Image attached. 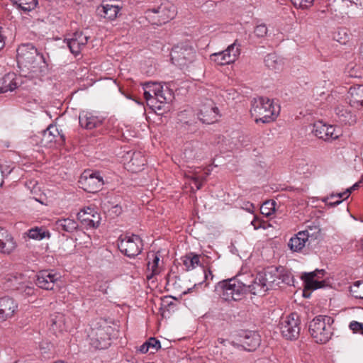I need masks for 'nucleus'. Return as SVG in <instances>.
I'll use <instances>...</instances> for the list:
<instances>
[{
	"instance_id": "obj_1",
	"label": "nucleus",
	"mask_w": 363,
	"mask_h": 363,
	"mask_svg": "<svg viewBox=\"0 0 363 363\" xmlns=\"http://www.w3.org/2000/svg\"><path fill=\"white\" fill-rule=\"evenodd\" d=\"M17 62L32 72H41L47 67L45 56L32 43L21 45L17 49Z\"/></svg>"
},
{
	"instance_id": "obj_2",
	"label": "nucleus",
	"mask_w": 363,
	"mask_h": 363,
	"mask_svg": "<svg viewBox=\"0 0 363 363\" xmlns=\"http://www.w3.org/2000/svg\"><path fill=\"white\" fill-rule=\"evenodd\" d=\"M144 98L146 100L147 106L152 109L161 110L162 105L167 101H171L173 97V93L167 86L155 82H147L143 84Z\"/></svg>"
},
{
	"instance_id": "obj_3",
	"label": "nucleus",
	"mask_w": 363,
	"mask_h": 363,
	"mask_svg": "<svg viewBox=\"0 0 363 363\" xmlns=\"http://www.w3.org/2000/svg\"><path fill=\"white\" fill-rule=\"evenodd\" d=\"M279 111V106H275L273 101L267 97L255 98L251 102L250 113L256 123H268L274 121Z\"/></svg>"
},
{
	"instance_id": "obj_4",
	"label": "nucleus",
	"mask_w": 363,
	"mask_h": 363,
	"mask_svg": "<svg viewBox=\"0 0 363 363\" xmlns=\"http://www.w3.org/2000/svg\"><path fill=\"white\" fill-rule=\"evenodd\" d=\"M334 319L325 315L315 316L308 325V330L315 342L325 344L329 341L333 334Z\"/></svg>"
},
{
	"instance_id": "obj_5",
	"label": "nucleus",
	"mask_w": 363,
	"mask_h": 363,
	"mask_svg": "<svg viewBox=\"0 0 363 363\" xmlns=\"http://www.w3.org/2000/svg\"><path fill=\"white\" fill-rule=\"evenodd\" d=\"M228 341L234 347L251 352L255 351L260 345L261 337L255 330H237L231 333Z\"/></svg>"
},
{
	"instance_id": "obj_6",
	"label": "nucleus",
	"mask_w": 363,
	"mask_h": 363,
	"mask_svg": "<svg viewBox=\"0 0 363 363\" xmlns=\"http://www.w3.org/2000/svg\"><path fill=\"white\" fill-rule=\"evenodd\" d=\"M2 283L5 289L17 291L25 296H30L35 294L33 283L29 281L27 277L21 273L6 274L2 279Z\"/></svg>"
},
{
	"instance_id": "obj_7",
	"label": "nucleus",
	"mask_w": 363,
	"mask_h": 363,
	"mask_svg": "<svg viewBox=\"0 0 363 363\" xmlns=\"http://www.w3.org/2000/svg\"><path fill=\"white\" fill-rule=\"evenodd\" d=\"M146 18L155 25H162L173 19L176 15V7L169 1L154 6L145 11Z\"/></svg>"
},
{
	"instance_id": "obj_8",
	"label": "nucleus",
	"mask_w": 363,
	"mask_h": 363,
	"mask_svg": "<svg viewBox=\"0 0 363 363\" xmlns=\"http://www.w3.org/2000/svg\"><path fill=\"white\" fill-rule=\"evenodd\" d=\"M78 184L84 191L95 194L101 189L104 182L99 171L85 169L79 177Z\"/></svg>"
},
{
	"instance_id": "obj_9",
	"label": "nucleus",
	"mask_w": 363,
	"mask_h": 363,
	"mask_svg": "<svg viewBox=\"0 0 363 363\" xmlns=\"http://www.w3.org/2000/svg\"><path fill=\"white\" fill-rule=\"evenodd\" d=\"M172 62L184 69L189 64L193 62L196 57L194 49L187 45L181 44L172 48L170 52Z\"/></svg>"
},
{
	"instance_id": "obj_10",
	"label": "nucleus",
	"mask_w": 363,
	"mask_h": 363,
	"mask_svg": "<svg viewBox=\"0 0 363 363\" xmlns=\"http://www.w3.org/2000/svg\"><path fill=\"white\" fill-rule=\"evenodd\" d=\"M300 323L298 315L296 313L282 318L279 324L282 336L286 340H296L300 334Z\"/></svg>"
},
{
	"instance_id": "obj_11",
	"label": "nucleus",
	"mask_w": 363,
	"mask_h": 363,
	"mask_svg": "<svg viewBox=\"0 0 363 363\" xmlns=\"http://www.w3.org/2000/svg\"><path fill=\"white\" fill-rule=\"evenodd\" d=\"M143 240L138 235H125L120 238L118 243L119 250L130 258H135L143 250Z\"/></svg>"
},
{
	"instance_id": "obj_12",
	"label": "nucleus",
	"mask_w": 363,
	"mask_h": 363,
	"mask_svg": "<svg viewBox=\"0 0 363 363\" xmlns=\"http://www.w3.org/2000/svg\"><path fill=\"white\" fill-rule=\"evenodd\" d=\"M220 116L218 107L215 106L213 101L211 99H206L200 106L197 113V117L199 121L205 124L215 123Z\"/></svg>"
},
{
	"instance_id": "obj_13",
	"label": "nucleus",
	"mask_w": 363,
	"mask_h": 363,
	"mask_svg": "<svg viewBox=\"0 0 363 363\" xmlns=\"http://www.w3.org/2000/svg\"><path fill=\"white\" fill-rule=\"evenodd\" d=\"M90 36L86 31L77 30L65 38L64 41L66 43L70 52L75 56L81 53L82 50L87 44Z\"/></svg>"
},
{
	"instance_id": "obj_14",
	"label": "nucleus",
	"mask_w": 363,
	"mask_h": 363,
	"mask_svg": "<svg viewBox=\"0 0 363 363\" xmlns=\"http://www.w3.org/2000/svg\"><path fill=\"white\" fill-rule=\"evenodd\" d=\"M312 133L315 137L325 141H332L339 137L333 125L326 124L321 121L313 123Z\"/></svg>"
},
{
	"instance_id": "obj_15",
	"label": "nucleus",
	"mask_w": 363,
	"mask_h": 363,
	"mask_svg": "<svg viewBox=\"0 0 363 363\" xmlns=\"http://www.w3.org/2000/svg\"><path fill=\"white\" fill-rule=\"evenodd\" d=\"M60 278V276L57 273L43 270L35 275V283L39 288L45 290H52L55 282L58 281Z\"/></svg>"
},
{
	"instance_id": "obj_16",
	"label": "nucleus",
	"mask_w": 363,
	"mask_h": 363,
	"mask_svg": "<svg viewBox=\"0 0 363 363\" xmlns=\"http://www.w3.org/2000/svg\"><path fill=\"white\" fill-rule=\"evenodd\" d=\"M77 216L82 223L89 228H96L99 226L101 216L94 208H84L78 213Z\"/></svg>"
},
{
	"instance_id": "obj_17",
	"label": "nucleus",
	"mask_w": 363,
	"mask_h": 363,
	"mask_svg": "<svg viewBox=\"0 0 363 363\" xmlns=\"http://www.w3.org/2000/svg\"><path fill=\"white\" fill-rule=\"evenodd\" d=\"M18 309V303L9 297L4 296L0 298V322L5 321L14 315Z\"/></svg>"
},
{
	"instance_id": "obj_18",
	"label": "nucleus",
	"mask_w": 363,
	"mask_h": 363,
	"mask_svg": "<svg viewBox=\"0 0 363 363\" xmlns=\"http://www.w3.org/2000/svg\"><path fill=\"white\" fill-rule=\"evenodd\" d=\"M324 273V269H316L309 273H305L302 276V279L303 280L305 285V289L303 291V296L305 297L309 296V295H306V290H316L318 289L323 288L325 286V281H318L315 279V277H318V274L323 275Z\"/></svg>"
},
{
	"instance_id": "obj_19",
	"label": "nucleus",
	"mask_w": 363,
	"mask_h": 363,
	"mask_svg": "<svg viewBox=\"0 0 363 363\" xmlns=\"http://www.w3.org/2000/svg\"><path fill=\"white\" fill-rule=\"evenodd\" d=\"M89 337L90 345L96 350H105L111 345V338L104 330H93Z\"/></svg>"
},
{
	"instance_id": "obj_20",
	"label": "nucleus",
	"mask_w": 363,
	"mask_h": 363,
	"mask_svg": "<svg viewBox=\"0 0 363 363\" xmlns=\"http://www.w3.org/2000/svg\"><path fill=\"white\" fill-rule=\"evenodd\" d=\"M279 270L278 267H269L264 272L258 273V280L264 282L267 290L280 284V281H278Z\"/></svg>"
},
{
	"instance_id": "obj_21",
	"label": "nucleus",
	"mask_w": 363,
	"mask_h": 363,
	"mask_svg": "<svg viewBox=\"0 0 363 363\" xmlns=\"http://www.w3.org/2000/svg\"><path fill=\"white\" fill-rule=\"evenodd\" d=\"M310 235L308 230L298 232L291 238L288 242V247L294 252H301L308 242Z\"/></svg>"
},
{
	"instance_id": "obj_22",
	"label": "nucleus",
	"mask_w": 363,
	"mask_h": 363,
	"mask_svg": "<svg viewBox=\"0 0 363 363\" xmlns=\"http://www.w3.org/2000/svg\"><path fill=\"white\" fill-rule=\"evenodd\" d=\"M247 291V284L242 283L237 278L228 279V296L233 301L241 300Z\"/></svg>"
},
{
	"instance_id": "obj_23",
	"label": "nucleus",
	"mask_w": 363,
	"mask_h": 363,
	"mask_svg": "<svg viewBox=\"0 0 363 363\" xmlns=\"http://www.w3.org/2000/svg\"><path fill=\"white\" fill-rule=\"evenodd\" d=\"M121 9L118 5L112 4L111 1H103L98 6L96 12L101 17L113 21L117 17Z\"/></svg>"
},
{
	"instance_id": "obj_24",
	"label": "nucleus",
	"mask_w": 363,
	"mask_h": 363,
	"mask_svg": "<svg viewBox=\"0 0 363 363\" xmlns=\"http://www.w3.org/2000/svg\"><path fill=\"white\" fill-rule=\"evenodd\" d=\"M335 113L338 121L345 125H354L357 123V116L350 109L342 105H337Z\"/></svg>"
},
{
	"instance_id": "obj_25",
	"label": "nucleus",
	"mask_w": 363,
	"mask_h": 363,
	"mask_svg": "<svg viewBox=\"0 0 363 363\" xmlns=\"http://www.w3.org/2000/svg\"><path fill=\"white\" fill-rule=\"evenodd\" d=\"M1 86H0V94H4L8 91H13L21 83L19 77H17L13 72L8 73L1 79Z\"/></svg>"
},
{
	"instance_id": "obj_26",
	"label": "nucleus",
	"mask_w": 363,
	"mask_h": 363,
	"mask_svg": "<svg viewBox=\"0 0 363 363\" xmlns=\"http://www.w3.org/2000/svg\"><path fill=\"white\" fill-rule=\"evenodd\" d=\"M103 120L90 113L82 112L79 113V123L82 128L93 129L101 125Z\"/></svg>"
},
{
	"instance_id": "obj_27",
	"label": "nucleus",
	"mask_w": 363,
	"mask_h": 363,
	"mask_svg": "<svg viewBox=\"0 0 363 363\" xmlns=\"http://www.w3.org/2000/svg\"><path fill=\"white\" fill-rule=\"evenodd\" d=\"M48 323L53 333L61 332L65 328V315L60 313L50 315Z\"/></svg>"
},
{
	"instance_id": "obj_28",
	"label": "nucleus",
	"mask_w": 363,
	"mask_h": 363,
	"mask_svg": "<svg viewBox=\"0 0 363 363\" xmlns=\"http://www.w3.org/2000/svg\"><path fill=\"white\" fill-rule=\"evenodd\" d=\"M201 255L194 252L187 253L185 256L181 258L185 269L189 271L194 269L196 266H201L200 261Z\"/></svg>"
},
{
	"instance_id": "obj_29",
	"label": "nucleus",
	"mask_w": 363,
	"mask_h": 363,
	"mask_svg": "<svg viewBox=\"0 0 363 363\" xmlns=\"http://www.w3.org/2000/svg\"><path fill=\"white\" fill-rule=\"evenodd\" d=\"M25 234L30 239L42 240L44 238H49L50 233L49 230L43 227H35L28 230Z\"/></svg>"
},
{
	"instance_id": "obj_30",
	"label": "nucleus",
	"mask_w": 363,
	"mask_h": 363,
	"mask_svg": "<svg viewBox=\"0 0 363 363\" xmlns=\"http://www.w3.org/2000/svg\"><path fill=\"white\" fill-rule=\"evenodd\" d=\"M247 291H249L253 295L263 296L268 291L263 281L258 280V274L253 281L247 285Z\"/></svg>"
},
{
	"instance_id": "obj_31",
	"label": "nucleus",
	"mask_w": 363,
	"mask_h": 363,
	"mask_svg": "<svg viewBox=\"0 0 363 363\" xmlns=\"http://www.w3.org/2000/svg\"><path fill=\"white\" fill-rule=\"evenodd\" d=\"M265 65L270 69L279 71L282 69L283 62L276 53L268 54L264 57Z\"/></svg>"
},
{
	"instance_id": "obj_32",
	"label": "nucleus",
	"mask_w": 363,
	"mask_h": 363,
	"mask_svg": "<svg viewBox=\"0 0 363 363\" xmlns=\"http://www.w3.org/2000/svg\"><path fill=\"white\" fill-rule=\"evenodd\" d=\"M161 347L160 342L155 337H150L145 341L141 346H140L138 351L142 354L147 353L150 349L154 350L151 351L150 353L157 352Z\"/></svg>"
},
{
	"instance_id": "obj_33",
	"label": "nucleus",
	"mask_w": 363,
	"mask_h": 363,
	"mask_svg": "<svg viewBox=\"0 0 363 363\" xmlns=\"http://www.w3.org/2000/svg\"><path fill=\"white\" fill-rule=\"evenodd\" d=\"M13 4L24 12L33 10L37 4V0H11Z\"/></svg>"
},
{
	"instance_id": "obj_34",
	"label": "nucleus",
	"mask_w": 363,
	"mask_h": 363,
	"mask_svg": "<svg viewBox=\"0 0 363 363\" xmlns=\"http://www.w3.org/2000/svg\"><path fill=\"white\" fill-rule=\"evenodd\" d=\"M16 247V243L12 235L0 241V253L11 254Z\"/></svg>"
},
{
	"instance_id": "obj_35",
	"label": "nucleus",
	"mask_w": 363,
	"mask_h": 363,
	"mask_svg": "<svg viewBox=\"0 0 363 363\" xmlns=\"http://www.w3.org/2000/svg\"><path fill=\"white\" fill-rule=\"evenodd\" d=\"M214 293L216 297L222 302L227 301V279H223L217 283Z\"/></svg>"
},
{
	"instance_id": "obj_36",
	"label": "nucleus",
	"mask_w": 363,
	"mask_h": 363,
	"mask_svg": "<svg viewBox=\"0 0 363 363\" xmlns=\"http://www.w3.org/2000/svg\"><path fill=\"white\" fill-rule=\"evenodd\" d=\"M352 103L363 106V85H357L350 89Z\"/></svg>"
},
{
	"instance_id": "obj_37",
	"label": "nucleus",
	"mask_w": 363,
	"mask_h": 363,
	"mask_svg": "<svg viewBox=\"0 0 363 363\" xmlns=\"http://www.w3.org/2000/svg\"><path fill=\"white\" fill-rule=\"evenodd\" d=\"M150 257H152V263L150 262H148V267L151 264V274L147 276V279H150L152 277L159 274L160 271L158 270V265L160 262V255H157V253L155 252H150L147 255V257L150 259Z\"/></svg>"
},
{
	"instance_id": "obj_38",
	"label": "nucleus",
	"mask_w": 363,
	"mask_h": 363,
	"mask_svg": "<svg viewBox=\"0 0 363 363\" xmlns=\"http://www.w3.org/2000/svg\"><path fill=\"white\" fill-rule=\"evenodd\" d=\"M225 51H227V49L219 52L211 54L210 56L211 60L220 67L221 72L225 71V66L227 65V61L225 59L226 55L224 54Z\"/></svg>"
},
{
	"instance_id": "obj_39",
	"label": "nucleus",
	"mask_w": 363,
	"mask_h": 363,
	"mask_svg": "<svg viewBox=\"0 0 363 363\" xmlns=\"http://www.w3.org/2000/svg\"><path fill=\"white\" fill-rule=\"evenodd\" d=\"M57 134H60V130L52 124H50L46 130H43V137L47 139L49 143L57 142Z\"/></svg>"
},
{
	"instance_id": "obj_40",
	"label": "nucleus",
	"mask_w": 363,
	"mask_h": 363,
	"mask_svg": "<svg viewBox=\"0 0 363 363\" xmlns=\"http://www.w3.org/2000/svg\"><path fill=\"white\" fill-rule=\"evenodd\" d=\"M240 55V45L235 40L232 45H228V65L235 62Z\"/></svg>"
},
{
	"instance_id": "obj_41",
	"label": "nucleus",
	"mask_w": 363,
	"mask_h": 363,
	"mask_svg": "<svg viewBox=\"0 0 363 363\" xmlns=\"http://www.w3.org/2000/svg\"><path fill=\"white\" fill-rule=\"evenodd\" d=\"M59 223L60 226L66 232L72 233L78 227L77 222L73 219L65 218L59 220Z\"/></svg>"
},
{
	"instance_id": "obj_42",
	"label": "nucleus",
	"mask_w": 363,
	"mask_h": 363,
	"mask_svg": "<svg viewBox=\"0 0 363 363\" xmlns=\"http://www.w3.org/2000/svg\"><path fill=\"white\" fill-rule=\"evenodd\" d=\"M350 291L355 298L363 299V281L354 282Z\"/></svg>"
},
{
	"instance_id": "obj_43",
	"label": "nucleus",
	"mask_w": 363,
	"mask_h": 363,
	"mask_svg": "<svg viewBox=\"0 0 363 363\" xmlns=\"http://www.w3.org/2000/svg\"><path fill=\"white\" fill-rule=\"evenodd\" d=\"M275 206L276 202L274 201H267L261 206L260 212L266 216H269L274 212Z\"/></svg>"
},
{
	"instance_id": "obj_44",
	"label": "nucleus",
	"mask_w": 363,
	"mask_h": 363,
	"mask_svg": "<svg viewBox=\"0 0 363 363\" xmlns=\"http://www.w3.org/2000/svg\"><path fill=\"white\" fill-rule=\"evenodd\" d=\"M281 280L282 283L287 285H291L294 282L293 277L291 272L284 269L283 267H279L278 281Z\"/></svg>"
},
{
	"instance_id": "obj_45",
	"label": "nucleus",
	"mask_w": 363,
	"mask_h": 363,
	"mask_svg": "<svg viewBox=\"0 0 363 363\" xmlns=\"http://www.w3.org/2000/svg\"><path fill=\"white\" fill-rule=\"evenodd\" d=\"M291 1L297 8L308 9L313 5L314 0H291Z\"/></svg>"
},
{
	"instance_id": "obj_46",
	"label": "nucleus",
	"mask_w": 363,
	"mask_h": 363,
	"mask_svg": "<svg viewBox=\"0 0 363 363\" xmlns=\"http://www.w3.org/2000/svg\"><path fill=\"white\" fill-rule=\"evenodd\" d=\"M254 32L257 37L262 38L267 35V28L265 24H259L255 27Z\"/></svg>"
},
{
	"instance_id": "obj_47",
	"label": "nucleus",
	"mask_w": 363,
	"mask_h": 363,
	"mask_svg": "<svg viewBox=\"0 0 363 363\" xmlns=\"http://www.w3.org/2000/svg\"><path fill=\"white\" fill-rule=\"evenodd\" d=\"M349 327L354 333H359L363 335V323L354 320L350 323Z\"/></svg>"
},
{
	"instance_id": "obj_48",
	"label": "nucleus",
	"mask_w": 363,
	"mask_h": 363,
	"mask_svg": "<svg viewBox=\"0 0 363 363\" xmlns=\"http://www.w3.org/2000/svg\"><path fill=\"white\" fill-rule=\"evenodd\" d=\"M251 224H252V225H253V227L255 230H257L259 228H263V229L267 228L266 222L264 220H261L257 216L254 217V219L252 220Z\"/></svg>"
},
{
	"instance_id": "obj_49",
	"label": "nucleus",
	"mask_w": 363,
	"mask_h": 363,
	"mask_svg": "<svg viewBox=\"0 0 363 363\" xmlns=\"http://www.w3.org/2000/svg\"><path fill=\"white\" fill-rule=\"evenodd\" d=\"M138 157L140 158V162L137 164V165L138 167L143 166L145 164V160L143 156L140 155V152H134L133 157L130 160V162H131L132 164H135V161L137 160Z\"/></svg>"
},
{
	"instance_id": "obj_50",
	"label": "nucleus",
	"mask_w": 363,
	"mask_h": 363,
	"mask_svg": "<svg viewBox=\"0 0 363 363\" xmlns=\"http://www.w3.org/2000/svg\"><path fill=\"white\" fill-rule=\"evenodd\" d=\"M350 195V191L346 190L345 191L342 192V193H338L336 194H330V198L331 199L338 198L340 200L343 201L344 199H347Z\"/></svg>"
},
{
	"instance_id": "obj_51",
	"label": "nucleus",
	"mask_w": 363,
	"mask_h": 363,
	"mask_svg": "<svg viewBox=\"0 0 363 363\" xmlns=\"http://www.w3.org/2000/svg\"><path fill=\"white\" fill-rule=\"evenodd\" d=\"M12 168L8 165L0 164V170L3 178L6 177L12 172Z\"/></svg>"
},
{
	"instance_id": "obj_52",
	"label": "nucleus",
	"mask_w": 363,
	"mask_h": 363,
	"mask_svg": "<svg viewBox=\"0 0 363 363\" xmlns=\"http://www.w3.org/2000/svg\"><path fill=\"white\" fill-rule=\"evenodd\" d=\"M340 35H341V33L338 32L337 34H335V35L334 36V38L337 41H338L340 43L345 44L346 42L349 39V35L346 33H345V32H344V38L340 37Z\"/></svg>"
},
{
	"instance_id": "obj_53",
	"label": "nucleus",
	"mask_w": 363,
	"mask_h": 363,
	"mask_svg": "<svg viewBox=\"0 0 363 363\" xmlns=\"http://www.w3.org/2000/svg\"><path fill=\"white\" fill-rule=\"evenodd\" d=\"M111 211L113 214L118 216L122 213L123 210H122V207L120 205L116 204V205L112 206Z\"/></svg>"
},
{
	"instance_id": "obj_54",
	"label": "nucleus",
	"mask_w": 363,
	"mask_h": 363,
	"mask_svg": "<svg viewBox=\"0 0 363 363\" xmlns=\"http://www.w3.org/2000/svg\"><path fill=\"white\" fill-rule=\"evenodd\" d=\"M57 137H59V139H57V142L55 143H58L60 145H65L66 137L62 130H60V134H57Z\"/></svg>"
},
{
	"instance_id": "obj_55",
	"label": "nucleus",
	"mask_w": 363,
	"mask_h": 363,
	"mask_svg": "<svg viewBox=\"0 0 363 363\" xmlns=\"http://www.w3.org/2000/svg\"><path fill=\"white\" fill-rule=\"evenodd\" d=\"M11 235L8 230L0 227V241L4 240V239L9 238V236Z\"/></svg>"
},
{
	"instance_id": "obj_56",
	"label": "nucleus",
	"mask_w": 363,
	"mask_h": 363,
	"mask_svg": "<svg viewBox=\"0 0 363 363\" xmlns=\"http://www.w3.org/2000/svg\"><path fill=\"white\" fill-rule=\"evenodd\" d=\"M203 274L205 280H207L208 279V277H211V279L213 277L212 272L209 269L206 270L204 267H203Z\"/></svg>"
},
{
	"instance_id": "obj_57",
	"label": "nucleus",
	"mask_w": 363,
	"mask_h": 363,
	"mask_svg": "<svg viewBox=\"0 0 363 363\" xmlns=\"http://www.w3.org/2000/svg\"><path fill=\"white\" fill-rule=\"evenodd\" d=\"M2 28L0 27V50L5 46L6 37L1 33Z\"/></svg>"
},
{
	"instance_id": "obj_58",
	"label": "nucleus",
	"mask_w": 363,
	"mask_h": 363,
	"mask_svg": "<svg viewBox=\"0 0 363 363\" xmlns=\"http://www.w3.org/2000/svg\"><path fill=\"white\" fill-rule=\"evenodd\" d=\"M240 136L239 135L238 136V140H236V142H231L230 143H234L235 146V148L238 149L240 148L241 146H242V140H240Z\"/></svg>"
},
{
	"instance_id": "obj_59",
	"label": "nucleus",
	"mask_w": 363,
	"mask_h": 363,
	"mask_svg": "<svg viewBox=\"0 0 363 363\" xmlns=\"http://www.w3.org/2000/svg\"><path fill=\"white\" fill-rule=\"evenodd\" d=\"M45 1H48V3H50V6L52 7L55 8L58 5L60 0H45Z\"/></svg>"
},
{
	"instance_id": "obj_60",
	"label": "nucleus",
	"mask_w": 363,
	"mask_h": 363,
	"mask_svg": "<svg viewBox=\"0 0 363 363\" xmlns=\"http://www.w3.org/2000/svg\"><path fill=\"white\" fill-rule=\"evenodd\" d=\"M359 184H360V182H357L354 184H353L350 188H348L346 190H350V193H351L352 191L357 189L359 188Z\"/></svg>"
},
{
	"instance_id": "obj_61",
	"label": "nucleus",
	"mask_w": 363,
	"mask_h": 363,
	"mask_svg": "<svg viewBox=\"0 0 363 363\" xmlns=\"http://www.w3.org/2000/svg\"><path fill=\"white\" fill-rule=\"evenodd\" d=\"M342 202V200H340V199L334 201H331L330 203V206L335 207V206L339 205L340 203H341Z\"/></svg>"
},
{
	"instance_id": "obj_62",
	"label": "nucleus",
	"mask_w": 363,
	"mask_h": 363,
	"mask_svg": "<svg viewBox=\"0 0 363 363\" xmlns=\"http://www.w3.org/2000/svg\"><path fill=\"white\" fill-rule=\"evenodd\" d=\"M330 199H332L330 198V195L329 196L323 198L322 201L324 202L325 203V205L330 206V203L331 202V201H329Z\"/></svg>"
},
{
	"instance_id": "obj_63",
	"label": "nucleus",
	"mask_w": 363,
	"mask_h": 363,
	"mask_svg": "<svg viewBox=\"0 0 363 363\" xmlns=\"http://www.w3.org/2000/svg\"><path fill=\"white\" fill-rule=\"evenodd\" d=\"M201 283L195 284L193 288H189V289H188V290H187V291H184V293H183V294H188V293H190L191 291H192V290H193L194 288H196L198 285H201Z\"/></svg>"
},
{
	"instance_id": "obj_64",
	"label": "nucleus",
	"mask_w": 363,
	"mask_h": 363,
	"mask_svg": "<svg viewBox=\"0 0 363 363\" xmlns=\"http://www.w3.org/2000/svg\"><path fill=\"white\" fill-rule=\"evenodd\" d=\"M247 205L249 207L247 208L249 212H253L255 206L252 203H248Z\"/></svg>"
}]
</instances>
